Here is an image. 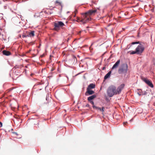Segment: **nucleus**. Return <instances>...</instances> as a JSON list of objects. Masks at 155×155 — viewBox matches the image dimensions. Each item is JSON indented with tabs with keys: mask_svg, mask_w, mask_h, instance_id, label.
<instances>
[{
	"mask_svg": "<svg viewBox=\"0 0 155 155\" xmlns=\"http://www.w3.org/2000/svg\"><path fill=\"white\" fill-rule=\"evenodd\" d=\"M125 85L122 84L116 89V87L114 85L110 86L107 89V93L110 97H112L114 95L120 94L124 87Z\"/></svg>",
	"mask_w": 155,
	"mask_h": 155,
	"instance_id": "f257e3e1",
	"label": "nucleus"
},
{
	"mask_svg": "<svg viewBox=\"0 0 155 155\" xmlns=\"http://www.w3.org/2000/svg\"><path fill=\"white\" fill-rule=\"evenodd\" d=\"M97 12L96 9L90 10L85 13H82V19L80 21L83 24L87 23L91 20V16L94 15Z\"/></svg>",
	"mask_w": 155,
	"mask_h": 155,
	"instance_id": "f03ea898",
	"label": "nucleus"
},
{
	"mask_svg": "<svg viewBox=\"0 0 155 155\" xmlns=\"http://www.w3.org/2000/svg\"><path fill=\"white\" fill-rule=\"evenodd\" d=\"M145 49L143 45L141 44L139 45L136 48L135 51H129L130 54H140L143 53Z\"/></svg>",
	"mask_w": 155,
	"mask_h": 155,
	"instance_id": "7ed1b4c3",
	"label": "nucleus"
},
{
	"mask_svg": "<svg viewBox=\"0 0 155 155\" xmlns=\"http://www.w3.org/2000/svg\"><path fill=\"white\" fill-rule=\"evenodd\" d=\"M128 66L127 64H122L118 69V73L120 74L127 73L128 70Z\"/></svg>",
	"mask_w": 155,
	"mask_h": 155,
	"instance_id": "20e7f679",
	"label": "nucleus"
},
{
	"mask_svg": "<svg viewBox=\"0 0 155 155\" xmlns=\"http://www.w3.org/2000/svg\"><path fill=\"white\" fill-rule=\"evenodd\" d=\"M142 80L145 83H146L149 87L152 88L153 87V85L151 81L145 78H142Z\"/></svg>",
	"mask_w": 155,
	"mask_h": 155,
	"instance_id": "39448f33",
	"label": "nucleus"
},
{
	"mask_svg": "<svg viewBox=\"0 0 155 155\" xmlns=\"http://www.w3.org/2000/svg\"><path fill=\"white\" fill-rule=\"evenodd\" d=\"M64 25V23L62 21H58L54 23V26L55 29H57L60 27H62Z\"/></svg>",
	"mask_w": 155,
	"mask_h": 155,
	"instance_id": "423d86ee",
	"label": "nucleus"
},
{
	"mask_svg": "<svg viewBox=\"0 0 155 155\" xmlns=\"http://www.w3.org/2000/svg\"><path fill=\"white\" fill-rule=\"evenodd\" d=\"M120 62V60H118L115 63L113 66L111 68V70H113L114 69L117 68L119 66Z\"/></svg>",
	"mask_w": 155,
	"mask_h": 155,
	"instance_id": "0eeeda50",
	"label": "nucleus"
},
{
	"mask_svg": "<svg viewBox=\"0 0 155 155\" xmlns=\"http://www.w3.org/2000/svg\"><path fill=\"white\" fill-rule=\"evenodd\" d=\"M94 93V91L92 90L87 89V91L85 93V94L86 96H88L93 94Z\"/></svg>",
	"mask_w": 155,
	"mask_h": 155,
	"instance_id": "6e6552de",
	"label": "nucleus"
},
{
	"mask_svg": "<svg viewBox=\"0 0 155 155\" xmlns=\"http://www.w3.org/2000/svg\"><path fill=\"white\" fill-rule=\"evenodd\" d=\"M95 84L93 83H91L90 84L87 88V89H89L91 90L92 89L95 88Z\"/></svg>",
	"mask_w": 155,
	"mask_h": 155,
	"instance_id": "1a4fd4ad",
	"label": "nucleus"
},
{
	"mask_svg": "<svg viewBox=\"0 0 155 155\" xmlns=\"http://www.w3.org/2000/svg\"><path fill=\"white\" fill-rule=\"evenodd\" d=\"M96 97V95L95 94L87 98V100L88 101H92V100Z\"/></svg>",
	"mask_w": 155,
	"mask_h": 155,
	"instance_id": "9d476101",
	"label": "nucleus"
},
{
	"mask_svg": "<svg viewBox=\"0 0 155 155\" xmlns=\"http://www.w3.org/2000/svg\"><path fill=\"white\" fill-rule=\"evenodd\" d=\"M93 108L94 109H95L96 110H99L100 111H102V112H104V107H102V108H101L98 107H96L95 106H94Z\"/></svg>",
	"mask_w": 155,
	"mask_h": 155,
	"instance_id": "9b49d317",
	"label": "nucleus"
},
{
	"mask_svg": "<svg viewBox=\"0 0 155 155\" xmlns=\"http://www.w3.org/2000/svg\"><path fill=\"white\" fill-rule=\"evenodd\" d=\"M28 35V37H33L35 36V31H31V32H29Z\"/></svg>",
	"mask_w": 155,
	"mask_h": 155,
	"instance_id": "f8f14e48",
	"label": "nucleus"
},
{
	"mask_svg": "<svg viewBox=\"0 0 155 155\" xmlns=\"http://www.w3.org/2000/svg\"><path fill=\"white\" fill-rule=\"evenodd\" d=\"M3 54L6 56H8L10 55L11 53L10 51L6 50H4L2 51Z\"/></svg>",
	"mask_w": 155,
	"mask_h": 155,
	"instance_id": "ddd939ff",
	"label": "nucleus"
},
{
	"mask_svg": "<svg viewBox=\"0 0 155 155\" xmlns=\"http://www.w3.org/2000/svg\"><path fill=\"white\" fill-rule=\"evenodd\" d=\"M111 71H109L104 76V79H106L110 77V74L111 73Z\"/></svg>",
	"mask_w": 155,
	"mask_h": 155,
	"instance_id": "4468645a",
	"label": "nucleus"
},
{
	"mask_svg": "<svg viewBox=\"0 0 155 155\" xmlns=\"http://www.w3.org/2000/svg\"><path fill=\"white\" fill-rule=\"evenodd\" d=\"M44 13L45 14H48V12H46L45 11H44V10L43 11H42L40 13L39 16H41L42 15H44V14L43 13Z\"/></svg>",
	"mask_w": 155,
	"mask_h": 155,
	"instance_id": "2eb2a0df",
	"label": "nucleus"
},
{
	"mask_svg": "<svg viewBox=\"0 0 155 155\" xmlns=\"http://www.w3.org/2000/svg\"><path fill=\"white\" fill-rule=\"evenodd\" d=\"M140 42L139 41H136V42H132L131 43L132 45H134L135 44H139Z\"/></svg>",
	"mask_w": 155,
	"mask_h": 155,
	"instance_id": "dca6fc26",
	"label": "nucleus"
},
{
	"mask_svg": "<svg viewBox=\"0 0 155 155\" xmlns=\"http://www.w3.org/2000/svg\"><path fill=\"white\" fill-rule=\"evenodd\" d=\"M22 37L23 38L28 37V35L27 34V35L26 34H24V35H22Z\"/></svg>",
	"mask_w": 155,
	"mask_h": 155,
	"instance_id": "f3484780",
	"label": "nucleus"
},
{
	"mask_svg": "<svg viewBox=\"0 0 155 155\" xmlns=\"http://www.w3.org/2000/svg\"><path fill=\"white\" fill-rule=\"evenodd\" d=\"M90 103H91L93 105V106H95L94 105V102L93 101H89Z\"/></svg>",
	"mask_w": 155,
	"mask_h": 155,
	"instance_id": "a211bd4d",
	"label": "nucleus"
},
{
	"mask_svg": "<svg viewBox=\"0 0 155 155\" xmlns=\"http://www.w3.org/2000/svg\"><path fill=\"white\" fill-rule=\"evenodd\" d=\"M55 3H56L58 4L59 5H60L61 4V3L60 2H59V1H56L55 2Z\"/></svg>",
	"mask_w": 155,
	"mask_h": 155,
	"instance_id": "6ab92c4d",
	"label": "nucleus"
},
{
	"mask_svg": "<svg viewBox=\"0 0 155 155\" xmlns=\"http://www.w3.org/2000/svg\"><path fill=\"white\" fill-rule=\"evenodd\" d=\"M38 13H35V14L34 15V16L35 17H38Z\"/></svg>",
	"mask_w": 155,
	"mask_h": 155,
	"instance_id": "aec40b11",
	"label": "nucleus"
},
{
	"mask_svg": "<svg viewBox=\"0 0 155 155\" xmlns=\"http://www.w3.org/2000/svg\"><path fill=\"white\" fill-rule=\"evenodd\" d=\"M0 127H2V123L1 122H0Z\"/></svg>",
	"mask_w": 155,
	"mask_h": 155,
	"instance_id": "412c9836",
	"label": "nucleus"
},
{
	"mask_svg": "<svg viewBox=\"0 0 155 155\" xmlns=\"http://www.w3.org/2000/svg\"><path fill=\"white\" fill-rule=\"evenodd\" d=\"M85 106L86 107H89L90 105H89L88 104H87Z\"/></svg>",
	"mask_w": 155,
	"mask_h": 155,
	"instance_id": "4be33fe9",
	"label": "nucleus"
},
{
	"mask_svg": "<svg viewBox=\"0 0 155 155\" xmlns=\"http://www.w3.org/2000/svg\"><path fill=\"white\" fill-rule=\"evenodd\" d=\"M82 31H79L78 33V35H80L81 33V32Z\"/></svg>",
	"mask_w": 155,
	"mask_h": 155,
	"instance_id": "5701e85b",
	"label": "nucleus"
},
{
	"mask_svg": "<svg viewBox=\"0 0 155 155\" xmlns=\"http://www.w3.org/2000/svg\"><path fill=\"white\" fill-rule=\"evenodd\" d=\"M78 12V11L77 10H75L74 11V12L75 13V14H76Z\"/></svg>",
	"mask_w": 155,
	"mask_h": 155,
	"instance_id": "b1692460",
	"label": "nucleus"
},
{
	"mask_svg": "<svg viewBox=\"0 0 155 155\" xmlns=\"http://www.w3.org/2000/svg\"><path fill=\"white\" fill-rule=\"evenodd\" d=\"M54 69H54V67H53V68H52V69H51V71H54Z\"/></svg>",
	"mask_w": 155,
	"mask_h": 155,
	"instance_id": "393cba45",
	"label": "nucleus"
},
{
	"mask_svg": "<svg viewBox=\"0 0 155 155\" xmlns=\"http://www.w3.org/2000/svg\"><path fill=\"white\" fill-rule=\"evenodd\" d=\"M52 57H53V56H52L51 55H50V59H52Z\"/></svg>",
	"mask_w": 155,
	"mask_h": 155,
	"instance_id": "a878e982",
	"label": "nucleus"
},
{
	"mask_svg": "<svg viewBox=\"0 0 155 155\" xmlns=\"http://www.w3.org/2000/svg\"><path fill=\"white\" fill-rule=\"evenodd\" d=\"M4 7V8L5 9H6V8H7V6H5Z\"/></svg>",
	"mask_w": 155,
	"mask_h": 155,
	"instance_id": "bb28decb",
	"label": "nucleus"
},
{
	"mask_svg": "<svg viewBox=\"0 0 155 155\" xmlns=\"http://www.w3.org/2000/svg\"><path fill=\"white\" fill-rule=\"evenodd\" d=\"M45 68H44V69H42V72H44V71H45Z\"/></svg>",
	"mask_w": 155,
	"mask_h": 155,
	"instance_id": "cd10ccee",
	"label": "nucleus"
},
{
	"mask_svg": "<svg viewBox=\"0 0 155 155\" xmlns=\"http://www.w3.org/2000/svg\"><path fill=\"white\" fill-rule=\"evenodd\" d=\"M127 122H124V125H125L126 124Z\"/></svg>",
	"mask_w": 155,
	"mask_h": 155,
	"instance_id": "c85d7f7f",
	"label": "nucleus"
},
{
	"mask_svg": "<svg viewBox=\"0 0 155 155\" xmlns=\"http://www.w3.org/2000/svg\"><path fill=\"white\" fill-rule=\"evenodd\" d=\"M0 18H1V19H2L3 18V17L2 16V17H0Z\"/></svg>",
	"mask_w": 155,
	"mask_h": 155,
	"instance_id": "c756f323",
	"label": "nucleus"
},
{
	"mask_svg": "<svg viewBox=\"0 0 155 155\" xmlns=\"http://www.w3.org/2000/svg\"><path fill=\"white\" fill-rule=\"evenodd\" d=\"M105 68V67H103V70H104Z\"/></svg>",
	"mask_w": 155,
	"mask_h": 155,
	"instance_id": "7c9ffc66",
	"label": "nucleus"
},
{
	"mask_svg": "<svg viewBox=\"0 0 155 155\" xmlns=\"http://www.w3.org/2000/svg\"><path fill=\"white\" fill-rule=\"evenodd\" d=\"M31 51V50H29L28 51V53H29Z\"/></svg>",
	"mask_w": 155,
	"mask_h": 155,
	"instance_id": "2f4dec72",
	"label": "nucleus"
},
{
	"mask_svg": "<svg viewBox=\"0 0 155 155\" xmlns=\"http://www.w3.org/2000/svg\"><path fill=\"white\" fill-rule=\"evenodd\" d=\"M53 13V12H50V14H52V13Z\"/></svg>",
	"mask_w": 155,
	"mask_h": 155,
	"instance_id": "473e14b6",
	"label": "nucleus"
},
{
	"mask_svg": "<svg viewBox=\"0 0 155 155\" xmlns=\"http://www.w3.org/2000/svg\"><path fill=\"white\" fill-rule=\"evenodd\" d=\"M47 98H48V97H46V100H47Z\"/></svg>",
	"mask_w": 155,
	"mask_h": 155,
	"instance_id": "72a5a7b5",
	"label": "nucleus"
},
{
	"mask_svg": "<svg viewBox=\"0 0 155 155\" xmlns=\"http://www.w3.org/2000/svg\"><path fill=\"white\" fill-rule=\"evenodd\" d=\"M52 77V75H51V76H49V78H50V77Z\"/></svg>",
	"mask_w": 155,
	"mask_h": 155,
	"instance_id": "f704fd0d",
	"label": "nucleus"
},
{
	"mask_svg": "<svg viewBox=\"0 0 155 155\" xmlns=\"http://www.w3.org/2000/svg\"><path fill=\"white\" fill-rule=\"evenodd\" d=\"M91 46H90V49H91Z\"/></svg>",
	"mask_w": 155,
	"mask_h": 155,
	"instance_id": "c9c22d12",
	"label": "nucleus"
},
{
	"mask_svg": "<svg viewBox=\"0 0 155 155\" xmlns=\"http://www.w3.org/2000/svg\"><path fill=\"white\" fill-rule=\"evenodd\" d=\"M14 133L16 135H17V133Z\"/></svg>",
	"mask_w": 155,
	"mask_h": 155,
	"instance_id": "e433bc0d",
	"label": "nucleus"
},
{
	"mask_svg": "<svg viewBox=\"0 0 155 155\" xmlns=\"http://www.w3.org/2000/svg\"><path fill=\"white\" fill-rule=\"evenodd\" d=\"M76 14H75V15H74V16L75 17V15Z\"/></svg>",
	"mask_w": 155,
	"mask_h": 155,
	"instance_id": "4c0bfd02",
	"label": "nucleus"
},
{
	"mask_svg": "<svg viewBox=\"0 0 155 155\" xmlns=\"http://www.w3.org/2000/svg\"><path fill=\"white\" fill-rule=\"evenodd\" d=\"M47 87V86L46 87ZM46 89V88H45V89Z\"/></svg>",
	"mask_w": 155,
	"mask_h": 155,
	"instance_id": "58836bf2",
	"label": "nucleus"
},
{
	"mask_svg": "<svg viewBox=\"0 0 155 155\" xmlns=\"http://www.w3.org/2000/svg\"><path fill=\"white\" fill-rule=\"evenodd\" d=\"M154 60L155 61V59Z\"/></svg>",
	"mask_w": 155,
	"mask_h": 155,
	"instance_id": "ea45409f",
	"label": "nucleus"
}]
</instances>
